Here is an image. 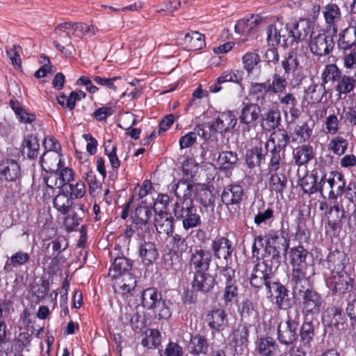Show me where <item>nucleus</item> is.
<instances>
[{
	"instance_id": "c9c22d12",
	"label": "nucleus",
	"mask_w": 356,
	"mask_h": 356,
	"mask_svg": "<svg viewBox=\"0 0 356 356\" xmlns=\"http://www.w3.org/2000/svg\"><path fill=\"white\" fill-rule=\"evenodd\" d=\"M260 108L257 104H248L242 109L239 116L240 122L250 124L256 121L259 116Z\"/></svg>"
},
{
	"instance_id": "f704fd0d",
	"label": "nucleus",
	"mask_w": 356,
	"mask_h": 356,
	"mask_svg": "<svg viewBox=\"0 0 356 356\" xmlns=\"http://www.w3.org/2000/svg\"><path fill=\"white\" fill-rule=\"evenodd\" d=\"M243 72L239 70L236 71H225L219 76L216 81L215 86L213 89H221L222 85L226 83L232 82L240 84L241 87L243 86L241 84L242 81Z\"/></svg>"
},
{
	"instance_id": "ea45409f",
	"label": "nucleus",
	"mask_w": 356,
	"mask_h": 356,
	"mask_svg": "<svg viewBox=\"0 0 356 356\" xmlns=\"http://www.w3.org/2000/svg\"><path fill=\"white\" fill-rule=\"evenodd\" d=\"M30 256L28 253L22 251L16 252L8 259L3 267L6 273H10L17 266H22L29 260Z\"/></svg>"
},
{
	"instance_id": "774afa93",
	"label": "nucleus",
	"mask_w": 356,
	"mask_h": 356,
	"mask_svg": "<svg viewBox=\"0 0 356 356\" xmlns=\"http://www.w3.org/2000/svg\"><path fill=\"white\" fill-rule=\"evenodd\" d=\"M349 280L350 278L346 275H341L335 277L333 291L339 293H346L349 289Z\"/></svg>"
},
{
	"instance_id": "b1692460",
	"label": "nucleus",
	"mask_w": 356,
	"mask_h": 356,
	"mask_svg": "<svg viewBox=\"0 0 356 356\" xmlns=\"http://www.w3.org/2000/svg\"><path fill=\"white\" fill-rule=\"evenodd\" d=\"M327 318L329 325L333 326L338 330H343L345 329L346 318L341 308L335 306L328 307L324 318Z\"/></svg>"
},
{
	"instance_id": "423d86ee",
	"label": "nucleus",
	"mask_w": 356,
	"mask_h": 356,
	"mask_svg": "<svg viewBox=\"0 0 356 356\" xmlns=\"http://www.w3.org/2000/svg\"><path fill=\"white\" fill-rule=\"evenodd\" d=\"M172 213L177 220H181L183 228L186 231L201 225L200 216L193 203L188 204V202L181 205L173 206Z\"/></svg>"
},
{
	"instance_id": "c85d7f7f",
	"label": "nucleus",
	"mask_w": 356,
	"mask_h": 356,
	"mask_svg": "<svg viewBox=\"0 0 356 356\" xmlns=\"http://www.w3.org/2000/svg\"><path fill=\"white\" fill-rule=\"evenodd\" d=\"M132 268V261L129 259L121 257L115 259L112 268H110L108 275L113 279L119 278Z\"/></svg>"
},
{
	"instance_id": "13d9d810",
	"label": "nucleus",
	"mask_w": 356,
	"mask_h": 356,
	"mask_svg": "<svg viewBox=\"0 0 356 356\" xmlns=\"http://www.w3.org/2000/svg\"><path fill=\"white\" fill-rule=\"evenodd\" d=\"M56 99L60 105L72 110L74 108L76 102L80 99V95L75 91H72L68 96L64 94L58 95Z\"/></svg>"
},
{
	"instance_id": "a211bd4d",
	"label": "nucleus",
	"mask_w": 356,
	"mask_h": 356,
	"mask_svg": "<svg viewBox=\"0 0 356 356\" xmlns=\"http://www.w3.org/2000/svg\"><path fill=\"white\" fill-rule=\"evenodd\" d=\"M208 270L194 272L192 286L194 290L207 293L211 291L216 284L215 277Z\"/></svg>"
},
{
	"instance_id": "0e129e2a",
	"label": "nucleus",
	"mask_w": 356,
	"mask_h": 356,
	"mask_svg": "<svg viewBox=\"0 0 356 356\" xmlns=\"http://www.w3.org/2000/svg\"><path fill=\"white\" fill-rule=\"evenodd\" d=\"M235 272L231 267H222L219 269V281L225 284H235L234 280Z\"/></svg>"
},
{
	"instance_id": "603ef678",
	"label": "nucleus",
	"mask_w": 356,
	"mask_h": 356,
	"mask_svg": "<svg viewBox=\"0 0 356 356\" xmlns=\"http://www.w3.org/2000/svg\"><path fill=\"white\" fill-rule=\"evenodd\" d=\"M161 342V335L157 330H149V333L146 332L145 337L142 339L141 343L148 348H156Z\"/></svg>"
},
{
	"instance_id": "5701e85b",
	"label": "nucleus",
	"mask_w": 356,
	"mask_h": 356,
	"mask_svg": "<svg viewBox=\"0 0 356 356\" xmlns=\"http://www.w3.org/2000/svg\"><path fill=\"white\" fill-rule=\"evenodd\" d=\"M207 321L212 330L218 332L222 331L228 324L227 314L221 309L211 311L207 315Z\"/></svg>"
},
{
	"instance_id": "473e14b6",
	"label": "nucleus",
	"mask_w": 356,
	"mask_h": 356,
	"mask_svg": "<svg viewBox=\"0 0 356 356\" xmlns=\"http://www.w3.org/2000/svg\"><path fill=\"white\" fill-rule=\"evenodd\" d=\"M183 44L188 51L200 50L205 45L204 35L197 31L186 33Z\"/></svg>"
},
{
	"instance_id": "20e7f679",
	"label": "nucleus",
	"mask_w": 356,
	"mask_h": 356,
	"mask_svg": "<svg viewBox=\"0 0 356 356\" xmlns=\"http://www.w3.org/2000/svg\"><path fill=\"white\" fill-rule=\"evenodd\" d=\"M279 266L266 259L263 262L256 264L250 277L252 286L259 289L264 285L266 291L270 288L271 276L277 270Z\"/></svg>"
},
{
	"instance_id": "864d4df0",
	"label": "nucleus",
	"mask_w": 356,
	"mask_h": 356,
	"mask_svg": "<svg viewBox=\"0 0 356 356\" xmlns=\"http://www.w3.org/2000/svg\"><path fill=\"white\" fill-rule=\"evenodd\" d=\"M233 341L236 346L247 345L248 342L249 330L245 324H240L232 332Z\"/></svg>"
},
{
	"instance_id": "8fccbe9b",
	"label": "nucleus",
	"mask_w": 356,
	"mask_h": 356,
	"mask_svg": "<svg viewBox=\"0 0 356 356\" xmlns=\"http://www.w3.org/2000/svg\"><path fill=\"white\" fill-rule=\"evenodd\" d=\"M259 16H252L250 19H240L237 22V23L235 25V31L240 34H248L259 23Z\"/></svg>"
},
{
	"instance_id": "cd10ccee",
	"label": "nucleus",
	"mask_w": 356,
	"mask_h": 356,
	"mask_svg": "<svg viewBox=\"0 0 356 356\" xmlns=\"http://www.w3.org/2000/svg\"><path fill=\"white\" fill-rule=\"evenodd\" d=\"M323 13L330 29L332 30L333 33H337V26L341 18L339 8L336 4L330 3L323 8Z\"/></svg>"
},
{
	"instance_id": "2f4dec72",
	"label": "nucleus",
	"mask_w": 356,
	"mask_h": 356,
	"mask_svg": "<svg viewBox=\"0 0 356 356\" xmlns=\"http://www.w3.org/2000/svg\"><path fill=\"white\" fill-rule=\"evenodd\" d=\"M158 251L154 243L144 242L139 248V256L145 266H149L154 262L158 257Z\"/></svg>"
},
{
	"instance_id": "6e6d98bb",
	"label": "nucleus",
	"mask_w": 356,
	"mask_h": 356,
	"mask_svg": "<svg viewBox=\"0 0 356 356\" xmlns=\"http://www.w3.org/2000/svg\"><path fill=\"white\" fill-rule=\"evenodd\" d=\"M348 143L343 137L338 136L333 138L329 144V149L337 155H343L347 150Z\"/></svg>"
},
{
	"instance_id": "3c124183",
	"label": "nucleus",
	"mask_w": 356,
	"mask_h": 356,
	"mask_svg": "<svg viewBox=\"0 0 356 356\" xmlns=\"http://www.w3.org/2000/svg\"><path fill=\"white\" fill-rule=\"evenodd\" d=\"M120 277L121 280L117 284L122 294L131 293L135 290L136 280L131 273H126Z\"/></svg>"
},
{
	"instance_id": "58836bf2",
	"label": "nucleus",
	"mask_w": 356,
	"mask_h": 356,
	"mask_svg": "<svg viewBox=\"0 0 356 356\" xmlns=\"http://www.w3.org/2000/svg\"><path fill=\"white\" fill-rule=\"evenodd\" d=\"M238 161V154L234 152H222L218 156L220 169L222 170H229L233 169Z\"/></svg>"
},
{
	"instance_id": "4be33fe9",
	"label": "nucleus",
	"mask_w": 356,
	"mask_h": 356,
	"mask_svg": "<svg viewBox=\"0 0 356 356\" xmlns=\"http://www.w3.org/2000/svg\"><path fill=\"white\" fill-rule=\"evenodd\" d=\"M321 79L322 86L324 89L337 88L338 82L341 79V72L336 65H327L322 73Z\"/></svg>"
},
{
	"instance_id": "39448f33",
	"label": "nucleus",
	"mask_w": 356,
	"mask_h": 356,
	"mask_svg": "<svg viewBox=\"0 0 356 356\" xmlns=\"http://www.w3.org/2000/svg\"><path fill=\"white\" fill-rule=\"evenodd\" d=\"M293 294L297 296L300 300V307L305 315H316L321 312L323 300L321 296L313 289L312 286Z\"/></svg>"
},
{
	"instance_id": "37998d69",
	"label": "nucleus",
	"mask_w": 356,
	"mask_h": 356,
	"mask_svg": "<svg viewBox=\"0 0 356 356\" xmlns=\"http://www.w3.org/2000/svg\"><path fill=\"white\" fill-rule=\"evenodd\" d=\"M280 111L271 109L265 114L261 125L266 130L271 131L280 125Z\"/></svg>"
},
{
	"instance_id": "7ed1b4c3",
	"label": "nucleus",
	"mask_w": 356,
	"mask_h": 356,
	"mask_svg": "<svg viewBox=\"0 0 356 356\" xmlns=\"http://www.w3.org/2000/svg\"><path fill=\"white\" fill-rule=\"evenodd\" d=\"M142 304L147 309L153 310L159 319H167L171 316V311L161 293L156 288H147L143 291Z\"/></svg>"
},
{
	"instance_id": "0eeeda50",
	"label": "nucleus",
	"mask_w": 356,
	"mask_h": 356,
	"mask_svg": "<svg viewBox=\"0 0 356 356\" xmlns=\"http://www.w3.org/2000/svg\"><path fill=\"white\" fill-rule=\"evenodd\" d=\"M320 192L323 195L324 191H328V198L337 199L342 195L346 186L343 175L338 172H331L325 175L319 181Z\"/></svg>"
},
{
	"instance_id": "9d476101",
	"label": "nucleus",
	"mask_w": 356,
	"mask_h": 356,
	"mask_svg": "<svg viewBox=\"0 0 356 356\" xmlns=\"http://www.w3.org/2000/svg\"><path fill=\"white\" fill-rule=\"evenodd\" d=\"M298 321L296 318H292L289 313L288 319L285 322L279 323L277 327V339L284 345L293 344L298 339Z\"/></svg>"
},
{
	"instance_id": "9b49d317",
	"label": "nucleus",
	"mask_w": 356,
	"mask_h": 356,
	"mask_svg": "<svg viewBox=\"0 0 356 356\" xmlns=\"http://www.w3.org/2000/svg\"><path fill=\"white\" fill-rule=\"evenodd\" d=\"M334 47V42L332 37L326 33H313L311 35L309 49L313 54L323 56L329 54Z\"/></svg>"
},
{
	"instance_id": "4c0bfd02",
	"label": "nucleus",
	"mask_w": 356,
	"mask_h": 356,
	"mask_svg": "<svg viewBox=\"0 0 356 356\" xmlns=\"http://www.w3.org/2000/svg\"><path fill=\"white\" fill-rule=\"evenodd\" d=\"M23 147V152L26 154L29 159H35L38 156L40 145L35 136L31 134L25 137Z\"/></svg>"
},
{
	"instance_id": "338daca9",
	"label": "nucleus",
	"mask_w": 356,
	"mask_h": 356,
	"mask_svg": "<svg viewBox=\"0 0 356 356\" xmlns=\"http://www.w3.org/2000/svg\"><path fill=\"white\" fill-rule=\"evenodd\" d=\"M299 65L298 58L293 54H289L282 61V65L284 70V75H289L291 73H293Z\"/></svg>"
},
{
	"instance_id": "bf43d9fd",
	"label": "nucleus",
	"mask_w": 356,
	"mask_h": 356,
	"mask_svg": "<svg viewBox=\"0 0 356 356\" xmlns=\"http://www.w3.org/2000/svg\"><path fill=\"white\" fill-rule=\"evenodd\" d=\"M301 341L304 344H309L314 336V325L312 322H305L300 330Z\"/></svg>"
},
{
	"instance_id": "ddd939ff",
	"label": "nucleus",
	"mask_w": 356,
	"mask_h": 356,
	"mask_svg": "<svg viewBox=\"0 0 356 356\" xmlns=\"http://www.w3.org/2000/svg\"><path fill=\"white\" fill-rule=\"evenodd\" d=\"M154 227L159 234H165L168 236L172 235L175 230V218L167 211L154 208Z\"/></svg>"
},
{
	"instance_id": "f3484780",
	"label": "nucleus",
	"mask_w": 356,
	"mask_h": 356,
	"mask_svg": "<svg viewBox=\"0 0 356 356\" xmlns=\"http://www.w3.org/2000/svg\"><path fill=\"white\" fill-rule=\"evenodd\" d=\"M273 291L276 294L275 302L280 309H286L293 306L294 302L289 298V291L284 285L279 282H273L267 292L272 296Z\"/></svg>"
},
{
	"instance_id": "7c9ffc66",
	"label": "nucleus",
	"mask_w": 356,
	"mask_h": 356,
	"mask_svg": "<svg viewBox=\"0 0 356 356\" xmlns=\"http://www.w3.org/2000/svg\"><path fill=\"white\" fill-rule=\"evenodd\" d=\"M42 169L46 172L58 171L61 164L58 152H45L40 159Z\"/></svg>"
},
{
	"instance_id": "680f3d73",
	"label": "nucleus",
	"mask_w": 356,
	"mask_h": 356,
	"mask_svg": "<svg viewBox=\"0 0 356 356\" xmlns=\"http://www.w3.org/2000/svg\"><path fill=\"white\" fill-rule=\"evenodd\" d=\"M64 192L70 193L72 198H81L86 193L85 184L83 181H78L76 185L70 184L67 185Z\"/></svg>"
},
{
	"instance_id": "a19ab883",
	"label": "nucleus",
	"mask_w": 356,
	"mask_h": 356,
	"mask_svg": "<svg viewBox=\"0 0 356 356\" xmlns=\"http://www.w3.org/2000/svg\"><path fill=\"white\" fill-rule=\"evenodd\" d=\"M67 243L64 237H58L49 242L45 248V253L49 257H57L67 248Z\"/></svg>"
},
{
	"instance_id": "a878e982",
	"label": "nucleus",
	"mask_w": 356,
	"mask_h": 356,
	"mask_svg": "<svg viewBox=\"0 0 356 356\" xmlns=\"http://www.w3.org/2000/svg\"><path fill=\"white\" fill-rule=\"evenodd\" d=\"M268 149H263L262 142L259 141L255 147L247 150L245 154V162L250 168L255 166H259L262 161L265 160Z\"/></svg>"
},
{
	"instance_id": "79ce46f5",
	"label": "nucleus",
	"mask_w": 356,
	"mask_h": 356,
	"mask_svg": "<svg viewBox=\"0 0 356 356\" xmlns=\"http://www.w3.org/2000/svg\"><path fill=\"white\" fill-rule=\"evenodd\" d=\"M208 343L207 339L200 335L191 337L188 348L193 355L206 354L208 350Z\"/></svg>"
},
{
	"instance_id": "69168bd1",
	"label": "nucleus",
	"mask_w": 356,
	"mask_h": 356,
	"mask_svg": "<svg viewBox=\"0 0 356 356\" xmlns=\"http://www.w3.org/2000/svg\"><path fill=\"white\" fill-rule=\"evenodd\" d=\"M125 317L129 320L130 325L136 332H140L142 330L145 323L144 319L138 312L126 313Z\"/></svg>"
},
{
	"instance_id": "dca6fc26",
	"label": "nucleus",
	"mask_w": 356,
	"mask_h": 356,
	"mask_svg": "<svg viewBox=\"0 0 356 356\" xmlns=\"http://www.w3.org/2000/svg\"><path fill=\"white\" fill-rule=\"evenodd\" d=\"M194 184L189 182L187 179H182L179 180L173 188L175 195L177 198L173 206H177L181 204L193 203L192 195L194 193Z\"/></svg>"
},
{
	"instance_id": "72a5a7b5",
	"label": "nucleus",
	"mask_w": 356,
	"mask_h": 356,
	"mask_svg": "<svg viewBox=\"0 0 356 356\" xmlns=\"http://www.w3.org/2000/svg\"><path fill=\"white\" fill-rule=\"evenodd\" d=\"M344 218L345 212L339 206H334L330 208L327 213V224L334 233L341 230L342 220Z\"/></svg>"
},
{
	"instance_id": "f257e3e1",
	"label": "nucleus",
	"mask_w": 356,
	"mask_h": 356,
	"mask_svg": "<svg viewBox=\"0 0 356 356\" xmlns=\"http://www.w3.org/2000/svg\"><path fill=\"white\" fill-rule=\"evenodd\" d=\"M55 32L58 35V40L54 42V46L66 56L72 55L73 47L71 44L70 33L76 37H92L95 35L99 29L94 25L85 23L65 22L58 24Z\"/></svg>"
},
{
	"instance_id": "052dcab7",
	"label": "nucleus",
	"mask_w": 356,
	"mask_h": 356,
	"mask_svg": "<svg viewBox=\"0 0 356 356\" xmlns=\"http://www.w3.org/2000/svg\"><path fill=\"white\" fill-rule=\"evenodd\" d=\"M22 52V47L19 45H13L7 48L6 50V55L10 60L12 64L17 68L21 67L22 62L20 58V53Z\"/></svg>"
},
{
	"instance_id": "aec40b11",
	"label": "nucleus",
	"mask_w": 356,
	"mask_h": 356,
	"mask_svg": "<svg viewBox=\"0 0 356 356\" xmlns=\"http://www.w3.org/2000/svg\"><path fill=\"white\" fill-rule=\"evenodd\" d=\"M311 31L310 24L307 20L300 19L289 24V36L291 38V45L294 42H298L307 38Z\"/></svg>"
},
{
	"instance_id": "1a4fd4ad",
	"label": "nucleus",
	"mask_w": 356,
	"mask_h": 356,
	"mask_svg": "<svg viewBox=\"0 0 356 356\" xmlns=\"http://www.w3.org/2000/svg\"><path fill=\"white\" fill-rule=\"evenodd\" d=\"M312 266L292 268L291 282L293 286V293L312 286V277L314 275Z\"/></svg>"
},
{
	"instance_id": "e2e57ef3",
	"label": "nucleus",
	"mask_w": 356,
	"mask_h": 356,
	"mask_svg": "<svg viewBox=\"0 0 356 356\" xmlns=\"http://www.w3.org/2000/svg\"><path fill=\"white\" fill-rule=\"evenodd\" d=\"M104 149L106 154L108 156L111 165L113 168H118L120 162L116 154V147L112 145L111 140H108L104 143Z\"/></svg>"
},
{
	"instance_id": "f8f14e48",
	"label": "nucleus",
	"mask_w": 356,
	"mask_h": 356,
	"mask_svg": "<svg viewBox=\"0 0 356 356\" xmlns=\"http://www.w3.org/2000/svg\"><path fill=\"white\" fill-rule=\"evenodd\" d=\"M212 260V253L202 248H195L191 250L189 265L194 272L208 270Z\"/></svg>"
},
{
	"instance_id": "2eb2a0df",
	"label": "nucleus",
	"mask_w": 356,
	"mask_h": 356,
	"mask_svg": "<svg viewBox=\"0 0 356 356\" xmlns=\"http://www.w3.org/2000/svg\"><path fill=\"white\" fill-rule=\"evenodd\" d=\"M211 250V252L213 254L215 258L223 259L227 263L228 260H231L234 248L230 240L221 236L215 238L212 241Z\"/></svg>"
},
{
	"instance_id": "5fc2aeb1",
	"label": "nucleus",
	"mask_w": 356,
	"mask_h": 356,
	"mask_svg": "<svg viewBox=\"0 0 356 356\" xmlns=\"http://www.w3.org/2000/svg\"><path fill=\"white\" fill-rule=\"evenodd\" d=\"M316 177L313 175L304 176L300 181V186L305 193L312 194L320 191V186L316 185Z\"/></svg>"
},
{
	"instance_id": "412c9836",
	"label": "nucleus",
	"mask_w": 356,
	"mask_h": 356,
	"mask_svg": "<svg viewBox=\"0 0 356 356\" xmlns=\"http://www.w3.org/2000/svg\"><path fill=\"white\" fill-rule=\"evenodd\" d=\"M21 175L19 163L14 159H7L0 163V178L8 181H14Z\"/></svg>"
},
{
	"instance_id": "6e6552de",
	"label": "nucleus",
	"mask_w": 356,
	"mask_h": 356,
	"mask_svg": "<svg viewBox=\"0 0 356 356\" xmlns=\"http://www.w3.org/2000/svg\"><path fill=\"white\" fill-rule=\"evenodd\" d=\"M267 41L269 45L280 44L283 47L291 45V38L289 36V24H284L277 20L269 25L266 29Z\"/></svg>"
},
{
	"instance_id": "6ab92c4d",
	"label": "nucleus",
	"mask_w": 356,
	"mask_h": 356,
	"mask_svg": "<svg viewBox=\"0 0 356 356\" xmlns=\"http://www.w3.org/2000/svg\"><path fill=\"white\" fill-rule=\"evenodd\" d=\"M245 195L243 187L239 184H229L225 187L222 195V202L229 206L238 204Z\"/></svg>"
},
{
	"instance_id": "393cba45",
	"label": "nucleus",
	"mask_w": 356,
	"mask_h": 356,
	"mask_svg": "<svg viewBox=\"0 0 356 356\" xmlns=\"http://www.w3.org/2000/svg\"><path fill=\"white\" fill-rule=\"evenodd\" d=\"M291 137L285 129H279L274 131L265 143V148L268 149L270 143L273 145V149L285 152V149L290 142Z\"/></svg>"
},
{
	"instance_id": "e433bc0d",
	"label": "nucleus",
	"mask_w": 356,
	"mask_h": 356,
	"mask_svg": "<svg viewBox=\"0 0 356 356\" xmlns=\"http://www.w3.org/2000/svg\"><path fill=\"white\" fill-rule=\"evenodd\" d=\"M289 254L292 268L311 266L306 263L308 252L302 246L292 248Z\"/></svg>"
},
{
	"instance_id": "f03ea898",
	"label": "nucleus",
	"mask_w": 356,
	"mask_h": 356,
	"mask_svg": "<svg viewBox=\"0 0 356 356\" xmlns=\"http://www.w3.org/2000/svg\"><path fill=\"white\" fill-rule=\"evenodd\" d=\"M265 254L271 256L268 261L280 266L282 255H285L289 247V239L282 230H271L265 236Z\"/></svg>"
},
{
	"instance_id": "bb28decb",
	"label": "nucleus",
	"mask_w": 356,
	"mask_h": 356,
	"mask_svg": "<svg viewBox=\"0 0 356 356\" xmlns=\"http://www.w3.org/2000/svg\"><path fill=\"white\" fill-rule=\"evenodd\" d=\"M152 211H154L150 207H138L131 216L133 224L138 228L146 231L148 229V222L152 216Z\"/></svg>"
},
{
	"instance_id": "c03bdc74",
	"label": "nucleus",
	"mask_w": 356,
	"mask_h": 356,
	"mask_svg": "<svg viewBox=\"0 0 356 356\" xmlns=\"http://www.w3.org/2000/svg\"><path fill=\"white\" fill-rule=\"evenodd\" d=\"M274 172L270 177L269 187L272 191L282 194L286 187V177L284 173Z\"/></svg>"
},
{
	"instance_id": "de8ad7c7",
	"label": "nucleus",
	"mask_w": 356,
	"mask_h": 356,
	"mask_svg": "<svg viewBox=\"0 0 356 356\" xmlns=\"http://www.w3.org/2000/svg\"><path fill=\"white\" fill-rule=\"evenodd\" d=\"M269 172H277L284 163L285 152L276 149H272L269 151Z\"/></svg>"
},
{
	"instance_id": "c756f323",
	"label": "nucleus",
	"mask_w": 356,
	"mask_h": 356,
	"mask_svg": "<svg viewBox=\"0 0 356 356\" xmlns=\"http://www.w3.org/2000/svg\"><path fill=\"white\" fill-rule=\"evenodd\" d=\"M314 156L313 147L309 145H302L293 150V159L296 165L298 166L307 164Z\"/></svg>"
},
{
	"instance_id": "4468645a",
	"label": "nucleus",
	"mask_w": 356,
	"mask_h": 356,
	"mask_svg": "<svg viewBox=\"0 0 356 356\" xmlns=\"http://www.w3.org/2000/svg\"><path fill=\"white\" fill-rule=\"evenodd\" d=\"M237 119L232 111L224 112L217 118L208 123V127L212 132L226 133L232 129Z\"/></svg>"
},
{
	"instance_id": "a18cd8bd",
	"label": "nucleus",
	"mask_w": 356,
	"mask_h": 356,
	"mask_svg": "<svg viewBox=\"0 0 356 356\" xmlns=\"http://www.w3.org/2000/svg\"><path fill=\"white\" fill-rule=\"evenodd\" d=\"M312 134V128L307 122L302 125H297L293 131L292 141L303 143L310 138Z\"/></svg>"
},
{
	"instance_id": "4d7b16f0",
	"label": "nucleus",
	"mask_w": 356,
	"mask_h": 356,
	"mask_svg": "<svg viewBox=\"0 0 356 356\" xmlns=\"http://www.w3.org/2000/svg\"><path fill=\"white\" fill-rule=\"evenodd\" d=\"M258 350L264 356H270L275 350L277 344L271 337L262 338L258 343Z\"/></svg>"
},
{
	"instance_id": "09e8293b",
	"label": "nucleus",
	"mask_w": 356,
	"mask_h": 356,
	"mask_svg": "<svg viewBox=\"0 0 356 356\" xmlns=\"http://www.w3.org/2000/svg\"><path fill=\"white\" fill-rule=\"evenodd\" d=\"M261 62L260 56L254 52H247L242 57L243 68L246 70L248 76H250L253 70L257 69Z\"/></svg>"
},
{
	"instance_id": "49530a36",
	"label": "nucleus",
	"mask_w": 356,
	"mask_h": 356,
	"mask_svg": "<svg viewBox=\"0 0 356 356\" xmlns=\"http://www.w3.org/2000/svg\"><path fill=\"white\" fill-rule=\"evenodd\" d=\"M72 204V200L64 191L58 194L54 200V207L62 214H67Z\"/></svg>"
}]
</instances>
